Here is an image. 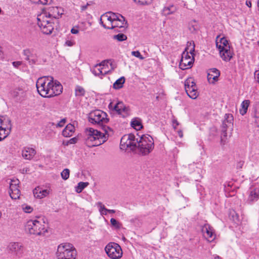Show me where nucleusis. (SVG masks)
<instances>
[{"label": "nucleus", "mask_w": 259, "mask_h": 259, "mask_svg": "<svg viewBox=\"0 0 259 259\" xmlns=\"http://www.w3.org/2000/svg\"><path fill=\"white\" fill-rule=\"evenodd\" d=\"M100 24L105 28L109 29L125 28L127 25L123 16L112 12H107L101 16Z\"/></svg>", "instance_id": "f257e3e1"}, {"label": "nucleus", "mask_w": 259, "mask_h": 259, "mask_svg": "<svg viewBox=\"0 0 259 259\" xmlns=\"http://www.w3.org/2000/svg\"><path fill=\"white\" fill-rule=\"evenodd\" d=\"M85 133L86 144L90 147L101 145L107 140V136L103 135L101 132L92 127L87 128Z\"/></svg>", "instance_id": "f03ea898"}, {"label": "nucleus", "mask_w": 259, "mask_h": 259, "mask_svg": "<svg viewBox=\"0 0 259 259\" xmlns=\"http://www.w3.org/2000/svg\"><path fill=\"white\" fill-rule=\"evenodd\" d=\"M215 44L221 59L226 62L230 61L233 57L234 53L227 38L225 37H221L220 35H218L216 37Z\"/></svg>", "instance_id": "7ed1b4c3"}, {"label": "nucleus", "mask_w": 259, "mask_h": 259, "mask_svg": "<svg viewBox=\"0 0 259 259\" xmlns=\"http://www.w3.org/2000/svg\"><path fill=\"white\" fill-rule=\"evenodd\" d=\"M25 229L30 234L42 235L48 231V226L43 219L30 220L25 225Z\"/></svg>", "instance_id": "20e7f679"}, {"label": "nucleus", "mask_w": 259, "mask_h": 259, "mask_svg": "<svg viewBox=\"0 0 259 259\" xmlns=\"http://www.w3.org/2000/svg\"><path fill=\"white\" fill-rule=\"evenodd\" d=\"M154 141L149 135H143L138 138L137 146L139 152L143 155H146L152 152L154 148Z\"/></svg>", "instance_id": "39448f33"}, {"label": "nucleus", "mask_w": 259, "mask_h": 259, "mask_svg": "<svg viewBox=\"0 0 259 259\" xmlns=\"http://www.w3.org/2000/svg\"><path fill=\"white\" fill-rule=\"evenodd\" d=\"M57 254L58 259H75L76 251L72 244L63 243L58 246Z\"/></svg>", "instance_id": "423d86ee"}, {"label": "nucleus", "mask_w": 259, "mask_h": 259, "mask_svg": "<svg viewBox=\"0 0 259 259\" xmlns=\"http://www.w3.org/2000/svg\"><path fill=\"white\" fill-rule=\"evenodd\" d=\"M37 24L42 32L46 34H50L54 30V22L53 19L48 16L47 12H43L37 17Z\"/></svg>", "instance_id": "0eeeda50"}, {"label": "nucleus", "mask_w": 259, "mask_h": 259, "mask_svg": "<svg viewBox=\"0 0 259 259\" xmlns=\"http://www.w3.org/2000/svg\"><path fill=\"white\" fill-rule=\"evenodd\" d=\"M194 45L190 49L188 48L185 49L182 54V58L180 62V68L182 70H185L191 68L194 61Z\"/></svg>", "instance_id": "6e6552de"}, {"label": "nucleus", "mask_w": 259, "mask_h": 259, "mask_svg": "<svg viewBox=\"0 0 259 259\" xmlns=\"http://www.w3.org/2000/svg\"><path fill=\"white\" fill-rule=\"evenodd\" d=\"M51 83H53V78L52 77L44 76L37 79L36 86L37 92L41 96L46 98L48 95V93L46 92L51 88Z\"/></svg>", "instance_id": "1a4fd4ad"}, {"label": "nucleus", "mask_w": 259, "mask_h": 259, "mask_svg": "<svg viewBox=\"0 0 259 259\" xmlns=\"http://www.w3.org/2000/svg\"><path fill=\"white\" fill-rule=\"evenodd\" d=\"M107 114L100 110H96L90 112L89 121L93 124H104L108 121Z\"/></svg>", "instance_id": "9d476101"}, {"label": "nucleus", "mask_w": 259, "mask_h": 259, "mask_svg": "<svg viewBox=\"0 0 259 259\" xmlns=\"http://www.w3.org/2000/svg\"><path fill=\"white\" fill-rule=\"evenodd\" d=\"M108 256L111 259H119L122 257V250L121 247L114 242L108 243L105 248Z\"/></svg>", "instance_id": "9b49d317"}, {"label": "nucleus", "mask_w": 259, "mask_h": 259, "mask_svg": "<svg viewBox=\"0 0 259 259\" xmlns=\"http://www.w3.org/2000/svg\"><path fill=\"white\" fill-rule=\"evenodd\" d=\"M12 124L10 119L7 116L0 117V141L5 139L11 133Z\"/></svg>", "instance_id": "f8f14e48"}, {"label": "nucleus", "mask_w": 259, "mask_h": 259, "mask_svg": "<svg viewBox=\"0 0 259 259\" xmlns=\"http://www.w3.org/2000/svg\"><path fill=\"white\" fill-rule=\"evenodd\" d=\"M108 108L110 110L115 111L123 117H126L130 114V108L126 106L122 102H117L116 104L111 102Z\"/></svg>", "instance_id": "ddd939ff"}, {"label": "nucleus", "mask_w": 259, "mask_h": 259, "mask_svg": "<svg viewBox=\"0 0 259 259\" xmlns=\"http://www.w3.org/2000/svg\"><path fill=\"white\" fill-rule=\"evenodd\" d=\"M108 62L104 61L100 64H96L91 69V72L95 76L103 78L106 74L110 71L108 68Z\"/></svg>", "instance_id": "4468645a"}, {"label": "nucleus", "mask_w": 259, "mask_h": 259, "mask_svg": "<svg viewBox=\"0 0 259 259\" xmlns=\"http://www.w3.org/2000/svg\"><path fill=\"white\" fill-rule=\"evenodd\" d=\"M138 138L136 139L134 134H130L123 136L120 141L121 148H130L135 149L137 146Z\"/></svg>", "instance_id": "2eb2a0df"}, {"label": "nucleus", "mask_w": 259, "mask_h": 259, "mask_svg": "<svg viewBox=\"0 0 259 259\" xmlns=\"http://www.w3.org/2000/svg\"><path fill=\"white\" fill-rule=\"evenodd\" d=\"M7 249L9 252L18 258L22 257L24 253L23 246L19 242H10L7 246Z\"/></svg>", "instance_id": "dca6fc26"}, {"label": "nucleus", "mask_w": 259, "mask_h": 259, "mask_svg": "<svg viewBox=\"0 0 259 259\" xmlns=\"http://www.w3.org/2000/svg\"><path fill=\"white\" fill-rule=\"evenodd\" d=\"M46 98H51L60 95L62 92L63 87L61 83L53 79V83H51Z\"/></svg>", "instance_id": "f3484780"}, {"label": "nucleus", "mask_w": 259, "mask_h": 259, "mask_svg": "<svg viewBox=\"0 0 259 259\" xmlns=\"http://www.w3.org/2000/svg\"><path fill=\"white\" fill-rule=\"evenodd\" d=\"M202 232L204 237L207 240V241L211 242L215 240L216 235L215 234L214 230L209 225L206 224L202 228Z\"/></svg>", "instance_id": "a211bd4d"}, {"label": "nucleus", "mask_w": 259, "mask_h": 259, "mask_svg": "<svg viewBox=\"0 0 259 259\" xmlns=\"http://www.w3.org/2000/svg\"><path fill=\"white\" fill-rule=\"evenodd\" d=\"M19 181L18 179L11 180L10 183V195L12 199H16L20 196V191L19 189Z\"/></svg>", "instance_id": "6ab92c4d"}, {"label": "nucleus", "mask_w": 259, "mask_h": 259, "mask_svg": "<svg viewBox=\"0 0 259 259\" xmlns=\"http://www.w3.org/2000/svg\"><path fill=\"white\" fill-rule=\"evenodd\" d=\"M259 199V182L255 183L250 188L248 200L250 202L257 201Z\"/></svg>", "instance_id": "aec40b11"}, {"label": "nucleus", "mask_w": 259, "mask_h": 259, "mask_svg": "<svg viewBox=\"0 0 259 259\" xmlns=\"http://www.w3.org/2000/svg\"><path fill=\"white\" fill-rule=\"evenodd\" d=\"M23 54L25 56V59L27 60L30 65L35 64L38 60L36 54H34L30 49H25L23 51Z\"/></svg>", "instance_id": "412c9836"}, {"label": "nucleus", "mask_w": 259, "mask_h": 259, "mask_svg": "<svg viewBox=\"0 0 259 259\" xmlns=\"http://www.w3.org/2000/svg\"><path fill=\"white\" fill-rule=\"evenodd\" d=\"M36 151L34 148L25 147L22 150V157L26 160H31L36 154Z\"/></svg>", "instance_id": "4be33fe9"}, {"label": "nucleus", "mask_w": 259, "mask_h": 259, "mask_svg": "<svg viewBox=\"0 0 259 259\" xmlns=\"http://www.w3.org/2000/svg\"><path fill=\"white\" fill-rule=\"evenodd\" d=\"M220 75V72L219 70L216 68H211L209 70L207 73V79L210 83H213L218 80Z\"/></svg>", "instance_id": "5701e85b"}, {"label": "nucleus", "mask_w": 259, "mask_h": 259, "mask_svg": "<svg viewBox=\"0 0 259 259\" xmlns=\"http://www.w3.org/2000/svg\"><path fill=\"white\" fill-rule=\"evenodd\" d=\"M50 194V191L48 189H43L41 188H35L33 190V194L35 197L42 199L46 197Z\"/></svg>", "instance_id": "b1692460"}, {"label": "nucleus", "mask_w": 259, "mask_h": 259, "mask_svg": "<svg viewBox=\"0 0 259 259\" xmlns=\"http://www.w3.org/2000/svg\"><path fill=\"white\" fill-rule=\"evenodd\" d=\"M233 116L231 114H226L223 121L222 127L223 128L231 127L233 126Z\"/></svg>", "instance_id": "393cba45"}, {"label": "nucleus", "mask_w": 259, "mask_h": 259, "mask_svg": "<svg viewBox=\"0 0 259 259\" xmlns=\"http://www.w3.org/2000/svg\"><path fill=\"white\" fill-rule=\"evenodd\" d=\"M60 11L61 8L58 7H52L50 9L49 13H47L48 16L52 18L53 21L54 19H58L62 14V13Z\"/></svg>", "instance_id": "a878e982"}, {"label": "nucleus", "mask_w": 259, "mask_h": 259, "mask_svg": "<svg viewBox=\"0 0 259 259\" xmlns=\"http://www.w3.org/2000/svg\"><path fill=\"white\" fill-rule=\"evenodd\" d=\"M75 131V127L73 125L68 124L62 132V135L65 137H71Z\"/></svg>", "instance_id": "bb28decb"}, {"label": "nucleus", "mask_w": 259, "mask_h": 259, "mask_svg": "<svg viewBox=\"0 0 259 259\" xmlns=\"http://www.w3.org/2000/svg\"><path fill=\"white\" fill-rule=\"evenodd\" d=\"M177 11V8L173 5H169L164 7L162 13L165 16L174 14Z\"/></svg>", "instance_id": "cd10ccee"}, {"label": "nucleus", "mask_w": 259, "mask_h": 259, "mask_svg": "<svg viewBox=\"0 0 259 259\" xmlns=\"http://www.w3.org/2000/svg\"><path fill=\"white\" fill-rule=\"evenodd\" d=\"M186 92L188 96L193 99H195L198 96V92L196 84L193 85L192 88L187 89Z\"/></svg>", "instance_id": "c85d7f7f"}, {"label": "nucleus", "mask_w": 259, "mask_h": 259, "mask_svg": "<svg viewBox=\"0 0 259 259\" xmlns=\"http://www.w3.org/2000/svg\"><path fill=\"white\" fill-rule=\"evenodd\" d=\"M250 103V102L249 100H244L241 104V108L240 109V113L242 115H245L247 111L249 105Z\"/></svg>", "instance_id": "c756f323"}, {"label": "nucleus", "mask_w": 259, "mask_h": 259, "mask_svg": "<svg viewBox=\"0 0 259 259\" xmlns=\"http://www.w3.org/2000/svg\"><path fill=\"white\" fill-rule=\"evenodd\" d=\"M131 125L137 130H140L143 127L142 121L139 118H135L131 121Z\"/></svg>", "instance_id": "7c9ffc66"}, {"label": "nucleus", "mask_w": 259, "mask_h": 259, "mask_svg": "<svg viewBox=\"0 0 259 259\" xmlns=\"http://www.w3.org/2000/svg\"><path fill=\"white\" fill-rule=\"evenodd\" d=\"M125 82V78L121 77L118 78L113 84V88L115 89H119L123 87V84Z\"/></svg>", "instance_id": "2f4dec72"}, {"label": "nucleus", "mask_w": 259, "mask_h": 259, "mask_svg": "<svg viewBox=\"0 0 259 259\" xmlns=\"http://www.w3.org/2000/svg\"><path fill=\"white\" fill-rule=\"evenodd\" d=\"M196 83L194 82V78L192 77L188 78L185 81V91H187V89H190L191 88H192V87L194 85H195Z\"/></svg>", "instance_id": "473e14b6"}, {"label": "nucleus", "mask_w": 259, "mask_h": 259, "mask_svg": "<svg viewBox=\"0 0 259 259\" xmlns=\"http://www.w3.org/2000/svg\"><path fill=\"white\" fill-rule=\"evenodd\" d=\"M88 182H80L78 183L77 186L76 187V192L78 193H81L82 191L89 185Z\"/></svg>", "instance_id": "72a5a7b5"}, {"label": "nucleus", "mask_w": 259, "mask_h": 259, "mask_svg": "<svg viewBox=\"0 0 259 259\" xmlns=\"http://www.w3.org/2000/svg\"><path fill=\"white\" fill-rule=\"evenodd\" d=\"M97 205L99 207V210L101 215H107L108 213V209L105 208L104 205L103 204L102 202H97Z\"/></svg>", "instance_id": "f704fd0d"}, {"label": "nucleus", "mask_w": 259, "mask_h": 259, "mask_svg": "<svg viewBox=\"0 0 259 259\" xmlns=\"http://www.w3.org/2000/svg\"><path fill=\"white\" fill-rule=\"evenodd\" d=\"M139 6H147L152 3L153 0H133Z\"/></svg>", "instance_id": "c9c22d12"}, {"label": "nucleus", "mask_w": 259, "mask_h": 259, "mask_svg": "<svg viewBox=\"0 0 259 259\" xmlns=\"http://www.w3.org/2000/svg\"><path fill=\"white\" fill-rule=\"evenodd\" d=\"M253 117L254 119V122L259 127V108H255L254 111Z\"/></svg>", "instance_id": "e433bc0d"}, {"label": "nucleus", "mask_w": 259, "mask_h": 259, "mask_svg": "<svg viewBox=\"0 0 259 259\" xmlns=\"http://www.w3.org/2000/svg\"><path fill=\"white\" fill-rule=\"evenodd\" d=\"M104 133H102L103 135L107 136V139L109 136L113 134V131L109 126H104L103 127Z\"/></svg>", "instance_id": "4c0bfd02"}, {"label": "nucleus", "mask_w": 259, "mask_h": 259, "mask_svg": "<svg viewBox=\"0 0 259 259\" xmlns=\"http://www.w3.org/2000/svg\"><path fill=\"white\" fill-rule=\"evenodd\" d=\"M70 170L68 168L64 169L61 173L62 178L64 180H67L69 177Z\"/></svg>", "instance_id": "58836bf2"}, {"label": "nucleus", "mask_w": 259, "mask_h": 259, "mask_svg": "<svg viewBox=\"0 0 259 259\" xmlns=\"http://www.w3.org/2000/svg\"><path fill=\"white\" fill-rule=\"evenodd\" d=\"M113 38L119 41H123L127 39L126 36L123 33H119L117 35H115Z\"/></svg>", "instance_id": "ea45409f"}, {"label": "nucleus", "mask_w": 259, "mask_h": 259, "mask_svg": "<svg viewBox=\"0 0 259 259\" xmlns=\"http://www.w3.org/2000/svg\"><path fill=\"white\" fill-rule=\"evenodd\" d=\"M85 93V91L81 87L77 86L75 89V95L76 96H83Z\"/></svg>", "instance_id": "a19ab883"}, {"label": "nucleus", "mask_w": 259, "mask_h": 259, "mask_svg": "<svg viewBox=\"0 0 259 259\" xmlns=\"http://www.w3.org/2000/svg\"><path fill=\"white\" fill-rule=\"evenodd\" d=\"M110 223L111 225L115 227L116 228L118 229L120 227L119 223L114 218L111 219Z\"/></svg>", "instance_id": "79ce46f5"}, {"label": "nucleus", "mask_w": 259, "mask_h": 259, "mask_svg": "<svg viewBox=\"0 0 259 259\" xmlns=\"http://www.w3.org/2000/svg\"><path fill=\"white\" fill-rule=\"evenodd\" d=\"M227 128H222V134H221V141L223 142V141L225 140V139L226 138L227 136Z\"/></svg>", "instance_id": "37998d69"}, {"label": "nucleus", "mask_w": 259, "mask_h": 259, "mask_svg": "<svg viewBox=\"0 0 259 259\" xmlns=\"http://www.w3.org/2000/svg\"><path fill=\"white\" fill-rule=\"evenodd\" d=\"M132 54L134 56H135L136 57H137V58H139L141 60H143L144 59V57L141 55L140 52L139 51H133L132 52Z\"/></svg>", "instance_id": "c03bdc74"}, {"label": "nucleus", "mask_w": 259, "mask_h": 259, "mask_svg": "<svg viewBox=\"0 0 259 259\" xmlns=\"http://www.w3.org/2000/svg\"><path fill=\"white\" fill-rule=\"evenodd\" d=\"M22 209H23V211L26 213H30L33 210L32 207H31V206H28V205H26V206L23 205L22 206Z\"/></svg>", "instance_id": "a18cd8bd"}, {"label": "nucleus", "mask_w": 259, "mask_h": 259, "mask_svg": "<svg viewBox=\"0 0 259 259\" xmlns=\"http://www.w3.org/2000/svg\"><path fill=\"white\" fill-rule=\"evenodd\" d=\"M65 45L68 47H72L75 45V41L74 40H67Z\"/></svg>", "instance_id": "49530a36"}, {"label": "nucleus", "mask_w": 259, "mask_h": 259, "mask_svg": "<svg viewBox=\"0 0 259 259\" xmlns=\"http://www.w3.org/2000/svg\"><path fill=\"white\" fill-rule=\"evenodd\" d=\"M172 126L174 128V129H176V127L177 126H178L179 125V122L177 121V120L175 118H174L172 119Z\"/></svg>", "instance_id": "de8ad7c7"}, {"label": "nucleus", "mask_w": 259, "mask_h": 259, "mask_svg": "<svg viewBox=\"0 0 259 259\" xmlns=\"http://www.w3.org/2000/svg\"><path fill=\"white\" fill-rule=\"evenodd\" d=\"M19 92H20L21 93L23 92V91L22 89L18 88V89H16V90L13 91V96L15 97H17L19 95Z\"/></svg>", "instance_id": "09e8293b"}, {"label": "nucleus", "mask_w": 259, "mask_h": 259, "mask_svg": "<svg viewBox=\"0 0 259 259\" xmlns=\"http://www.w3.org/2000/svg\"><path fill=\"white\" fill-rule=\"evenodd\" d=\"M66 122V119L65 118H63L61 119L57 124V126L59 127H62L64 126L65 123Z\"/></svg>", "instance_id": "8fccbe9b"}, {"label": "nucleus", "mask_w": 259, "mask_h": 259, "mask_svg": "<svg viewBox=\"0 0 259 259\" xmlns=\"http://www.w3.org/2000/svg\"><path fill=\"white\" fill-rule=\"evenodd\" d=\"M79 32V30L78 29V27H73L71 30V32L72 33V34H77Z\"/></svg>", "instance_id": "3c124183"}, {"label": "nucleus", "mask_w": 259, "mask_h": 259, "mask_svg": "<svg viewBox=\"0 0 259 259\" xmlns=\"http://www.w3.org/2000/svg\"><path fill=\"white\" fill-rule=\"evenodd\" d=\"M244 164V161H240L237 162V168H241Z\"/></svg>", "instance_id": "603ef678"}, {"label": "nucleus", "mask_w": 259, "mask_h": 259, "mask_svg": "<svg viewBox=\"0 0 259 259\" xmlns=\"http://www.w3.org/2000/svg\"><path fill=\"white\" fill-rule=\"evenodd\" d=\"M76 142H77V138H73L69 140V141H68V143L70 144H75V143H76Z\"/></svg>", "instance_id": "864d4df0"}, {"label": "nucleus", "mask_w": 259, "mask_h": 259, "mask_svg": "<svg viewBox=\"0 0 259 259\" xmlns=\"http://www.w3.org/2000/svg\"><path fill=\"white\" fill-rule=\"evenodd\" d=\"M22 64V62L20 61H15L13 62V65L15 67H18L20 66Z\"/></svg>", "instance_id": "5fc2aeb1"}, {"label": "nucleus", "mask_w": 259, "mask_h": 259, "mask_svg": "<svg viewBox=\"0 0 259 259\" xmlns=\"http://www.w3.org/2000/svg\"><path fill=\"white\" fill-rule=\"evenodd\" d=\"M89 5L88 4H87L85 5L81 6V10L82 11H83L87 9V8H88Z\"/></svg>", "instance_id": "6e6d98bb"}, {"label": "nucleus", "mask_w": 259, "mask_h": 259, "mask_svg": "<svg viewBox=\"0 0 259 259\" xmlns=\"http://www.w3.org/2000/svg\"><path fill=\"white\" fill-rule=\"evenodd\" d=\"M178 135L180 138H183V134L182 130H178L177 131Z\"/></svg>", "instance_id": "4d7b16f0"}, {"label": "nucleus", "mask_w": 259, "mask_h": 259, "mask_svg": "<svg viewBox=\"0 0 259 259\" xmlns=\"http://www.w3.org/2000/svg\"><path fill=\"white\" fill-rule=\"evenodd\" d=\"M39 1L40 0H31V2L33 3L36 4H39Z\"/></svg>", "instance_id": "13d9d810"}, {"label": "nucleus", "mask_w": 259, "mask_h": 259, "mask_svg": "<svg viewBox=\"0 0 259 259\" xmlns=\"http://www.w3.org/2000/svg\"><path fill=\"white\" fill-rule=\"evenodd\" d=\"M246 4L249 8L251 7V3L250 1H246Z\"/></svg>", "instance_id": "bf43d9fd"}, {"label": "nucleus", "mask_w": 259, "mask_h": 259, "mask_svg": "<svg viewBox=\"0 0 259 259\" xmlns=\"http://www.w3.org/2000/svg\"><path fill=\"white\" fill-rule=\"evenodd\" d=\"M108 212L114 213L115 212V210L114 209H108Z\"/></svg>", "instance_id": "052dcab7"}, {"label": "nucleus", "mask_w": 259, "mask_h": 259, "mask_svg": "<svg viewBox=\"0 0 259 259\" xmlns=\"http://www.w3.org/2000/svg\"><path fill=\"white\" fill-rule=\"evenodd\" d=\"M214 259H221V257L219 255H215L214 257Z\"/></svg>", "instance_id": "680f3d73"}, {"label": "nucleus", "mask_w": 259, "mask_h": 259, "mask_svg": "<svg viewBox=\"0 0 259 259\" xmlns=\"http://www.w3.org/2000/svg\"><path fill=\"white\" fill-rule=\"evenodd\" d=\"M137 220V219H132V220H131V222H133V223H135V221H136Z\"/></svg>", "instance_id": "e2e57ef3"}, {"label": "nucleus", "mask_w": 259, "mask_h": 259, "mask_svg": "<svg viewBox=\"0 0 259 259\" xmlns=\"http://www.w3.org/2000/svg\"><path fill=\"white\" fill-rule=\"evenodd\" d=\"M257 44L259 46V41L257 42Z\"/></svg>", "instance_id": "0e129e2a"}]
</instances>
